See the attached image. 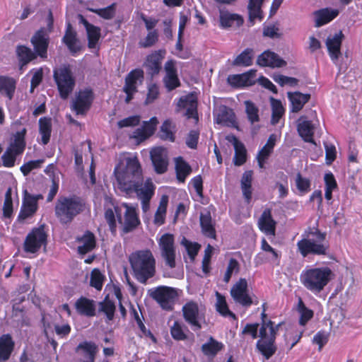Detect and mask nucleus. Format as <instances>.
<instances>
[{"label": "nucleus", "instance_id": "1", "mask_svg": "<svg viewBox=\"0 0 362 362\" xmlns=\"http://www.w3.org/2000/svg\"><path fill=\"white\" fill-rule=\"evenodd\" d=\"M114 175L117 187L126 197H132L141 191L144 187V176L140 162L136 156L126 159L124 168L116 166Z\"/></svg>", "mask_w": 362, "mask_h": 362}, {"label": "nucleus", "instance_id": "2", "mask_svg": "<svg viewBox=\"0 0 362 362\" xmlns=\"http://www.w3.org/2000/svg\"><path fill=\"white\" fill-rule=\"evenodd\" d=\"M104 216L113 235L117 233V221L121 225L123 234L134 231L141 224L136 208L126 202L113 205V209H105Z\"/></svg>", "mask_w": 362, "mask_h": 362}, {"label": "nucleus", "instance_id": "3", "mask_svg": "<svg viewBox=\"0 0 362 362\" xmlns=\"http://www.w3.org/2000/svg\"><path fill=\"white\" fill-rule=\"evenodd\" d=\"M327 233L317 227H308L297 242V250L303 257L308 255L327 256L329 252V244L326 240Z\"/></svg>", "mask_w": 362, "mask_h": 362}, {"label": "nucleus", "instance_id": "4", "mask_svg": "<svg viewBox=\"0 0 362 362\" xmlns=\"http://www.w3.org/2000/svg\"><path fill=\"white\" fill-rule=\"evenodd\" d=\"M86 209V202L77 195L60 196L54 206V215L62 225H69Z\"/></svg>", "mask_w": 362, "mask_h": 362}, {"label": "nucleus", "instance_id": "5", "mask_svg": "<svg viewBox=\"0 0 362 362\" xmlns=\"http://www.w3.org/2000/svg\"><path fill=\"white\" fill-rule=\"evenodd\" d=\"M334 274L329 267H307L300 275L302 285L312 293L317 295L324 291L334 278Z\"/></svg>", "mask_w": 362, "mask_h": 362}, {"label": "nucleus", "instance_id": "6", "mask_svg": "<svg viewBox=\"0 0 362 362\" xmlns=\"http://www.w3.org/2000/svg\"><path fill=\"white\" fill-rule=\"evenodd\" d=\"M134 277L141 284L156 274V259L149 249L136 250L129 257Z\"/></svg>", "mask_w": 362, "mask_h": 362}, {"label": "nucleus", "instance_id": "7", "mask_svg": "<svg viewBox=\"0 0 362 362\" xmlns=\"http://www.w3.org/2000/svg\"><path fill=\"white\" fill-rule=\"evenodd\" d=\"M261 326L259 328V339L256 346L259 353L266 358L269 359L276 351L275 341L281 323L275 325L271 320H267L264 310L261 314Z\"/></svg>", "mask_w": 362, "mask_h": 362}, {"label": "nucleus", "instance_id": "8", "mask_svg": "<svg viewBox=\"0 0 362 362\" xmlns=\"http://www.w3.org/2000/svg\"><path fill=\"white\" fill-rule=\"evenodd\" d=\"M48 236L47 226L45 223L33 228L24 240L23 244L24 252L29 254L37 253L42 247H47Z\"/></svg>", "mask_w": 362, "mask_h": 362}, {"label": "nucleus", "instance_id": "9", "mask_svg": "<svg viewBox=\"0 0 362 362\" xmlns=\"http://www.w3.org/2000/svg\"><path fill=\"white\" fill-rule=\"evenodd\" d=\"M148 295L166 311L174 309L175 300L178 297L177 289L168 286H158L149 289Z\"/></svg>", "mask_w": 362, "mask_h": 362}, {"label": "nucleus", "instance_id": "10", "mask_svg": "<svg viewBox=\"0 0 362 362\" xmlns=\"http://www.w3.org/2000/svg\"><path fill=\"white\" fill-rule=\"evenodd\" d=\"M54 78L57 85L60 96L66 99L75 86V79L70 68L63 66L54 71Z\"/></svg>", "mask_w": 362, "mask_h": 362}, {"label": "nucleus", "instance_id": "11", "mask_svg": "<svg viewBox=\"0 0 362 362\" xmlns=\"http://www.w3.org/2000/svg\"><path fill=\"white\" fill-rule=\"evenodd\" d=\"M53 16L51 11H49L47 16L48 32L41 28L35 33L31 38V43L33 45L35 52L42 58L47 57V47L49 45V33L52 30Z\"/></svg>", "mask_w": 362, "mask_h": 362}, {"label": "nucleus", "instance_id": "12", "mask_svg": "<svg viewBox=\"0 0 362 362\" xmlns=\"http://www.w3.org/2000/svg\"><path fill=\"white\" fill-rule=\"evenodd\" d=\"M158 245L165 265L170 269L175 268L176 267V250L174 235L170 233L163 234L158 241Z\"/></svg>", "mask_w": 362, "mask_h": 362}, {"label": "nucleus", "instance_id": "13", "mask_svg": "<svg viewBox=\"0 0 362 362\" xmlns=\"http://www.w3.org/2000/svg\"><path fill=\"white\" fill-rule=\"evenodd\" d=\"M144 79V71L140 69H134L127 75L122 88L123 92L126 94L124 101L127 103L134 98V94L138 92V88L142 84Z\"/></svg>", "mask_w": 362, "mask_h": 362}, {"label": "nucleus", "instance_id": "14", "mask_svg": "<svg viewBox=\"0 0 362 362\" xmlns=\"http://www.w3.org/2000/svg\"><path fill=\"white\" fill-rule=\"evenodd\" d=\"M94 93L92 89L86 88L79 90L75 93L71 100L72 110L76 113H84L88 111L94 100Z\"/></svg>", "mask_w": 362, "mask_h": 362}, {"label": "nucleus", "instance_id": "15", "mask_svg": "<svg viewBox=\"0 0 362 362\" xmlns=\"http://www.w3.org/2000/svg\"><path fill=\"white\" fill-rule=\"evenodd\" d=\"M182 316L185 321L194 331L202 329L201 317L199 305L194 300L187 301L182 308Z\"/></svg>", "mask_w": 362, "mask_h": 362}, {"label": "nucleus", "instance_id": "16", "mask_svg": "<svg viewBox=\"0 0 362 362\" xmlns=\"http://www.w3.org/2000/svg\"><path fill=\"white\" fill-rule=\"evenodd\" d=\"M230 295L236 303L243 306L250 307L253 303L247 293V282L245 279H240L233 285L230 290Z\"/></svg>", "mask_w": 362, "mask_h": 362}, {"label": "nucleus", "instance_id": "17", "mask_svg": "<svg viewBox=\"0 0 362 362\" xmlns=\"http://www.w3.org/2000/svg\"><path fill=\"white\" fill-rule=\"evenodd\" d=\"M344 38V35L340 30L333 35H329L325 41L329 56L336 65H338L339 58L341 55V47Z\"/></svg>", "mask_w": 362, "mask_h": 362}, {"label": "nucleus", "instance_id": "18", "mask_svg": "<svg viewBox=\"0 0 362 362\" xmlns=\"http://www.w3.org/2000/svg\"><path fill=\"white\" fill-rule=\"evenodd\" d=\"M158 120L156 117H151L148 121L143 122L141 127L136 129L132 135L137 143H141L152 136L157 129Z\"/></svg>", "mask_w": 362, "mask_h": 362}, {"label": "nucleus", "instance_id": "19", "mask_svg": "<svg viewBox=\"0 0 362 362\" xmlns=\"http://www.w3.org/2000/svg\"><path fill=\"white\" fill-rule=\"evenodd\" d=\"M150 157L156 173L163 174L168 170V159L165 148L158 146L152 148Z\"/></svg>", "mask_w": 362, "mask_h": 362}, {"label": "nucleus", "instance_id": "20", "mask_svg": "<svg viewBox=\"0 0 362 362\" xmlns=\"http://www.w3.org/2000/svg\"><path fill=\"white\" fill-rule=\"evenodd\" d=\"M165 53V50L160 49L154 51L146 57L144 66L148 74L154 76L160 72Z\"/></svg>", "mask_w": 362, "mask_h": 362}, {"label": "nucleus", "instance_id": "21", "mask_svg": "<svg viewBox=\"0 0 362 362\" xmlns=\"http://www.w3.org/2000/svg\"><path fill=\"white\" fill-rule=\"evenodd\" d=\"M256 81V70L250 71L241 74L230 75L228 77V82L233 87L250 86Z\"/></svg>", "mask_w": 362, "mask_h": 362}, {"label": "nucleus", "instance_id": "22", "mask_svg": "<svg viewBox=\"0 0 362 362\" xmlns=\"http://www.w3.org/2000/svg\"><path fill=\"white\" fill-rule=\"evenodd\" d=\"M74 307L77 313L81 315L90 317L96 314L95 301L84 296H81L76 300Z\"/></svg>", "mask_w": 362, "mask_h": 362}, {"label": "nucleus", "instance_id": "23", "mask_svg": "<svg viewBox=\"0 0 362 362\" xmlns=\"http://www.w3.org/2000/svg\"><path fill=\"white\" fill-rule=\"evenodd\" d=\"M197 95L189 93L180 98L177 103V111L185 113H197Z\"/></svg>", "mask_w": 362, "mask_h": 362}, {"label": "nucleus", "instance_id": "24", "mask_svg": "<svg viewBox=\"0 0 362 362\" xmlns=\"http://www.w3.org/2000/svg\"><path fill=\"white\" fill-rule=\"evenodd\" d=\"M164 68L166 73L164 78L165 86L169 90H173L180 86L175 62L173 60H168L165 63Z\"/></svg>", "mask_w": 362, "mask_h": 362}, {"label": "nucleus", "instance_id": "25", "mask_svg": "<svg viewBox=\"0 0 362 362\" xmlns=\"http://www.w3.org/2000/svg\"><path fill=\"white\" fill-rule=\"evenodd\" d=\"M80 350L83 351L84 358L78 362H95L98 348L94 342L85 341L79 343L76 348V352Z\"/></svg>", "mask_w": 362, "mask_h": 362}, {"label": "nucleus", "instance_id": "26", "mask_svg": "<svg viewBox=\"0 0 362 362\" xmlns=\"http://www.w3.org/2000/svg\"><path fill=\"white\" fill-rule=\"evenodd\" d=\"M257 64L262 66L281 67L286 62L276 54L270 51H265L258 57Z\"/></svg>", "mask_w": 362, "mask_h": 362}, {"label": "nucleus", "instance_id": "27", "mask_svg": "<svg viewBox=\"0 0 362 362\" xmlns=\"http://www.w3.org/2000/svg\"><path fill=\"white\" fill-rule=\"evenodd\" d=\"M338 15L339 11L331 8H325L316 11L314 12L315 25V27L322 26L332 21Z\"/></svg>", "mask_w": 362, "mask_h": 362}, {"label": "nucleus", "instance_id": "28", "mask_svg": "<svg viewBox=\"0 0 362 362\" xmlns=\"http://www.w3.org/2000/svg\"><path fill=\"white\" fill-rule=\"evenodd\" d=\"M234 146L233 163L236 166L243 165L247 160V150L245 145L234 135L228 139Z\"/></svg>", "mask_w": 362, "mask_h": 362}, {"label": "nucleus", "instance_id": "29", "mask_svg": "<svg viewBox=\"0 0 362 362\" xmlns=\"http://www.w3.org/2000/svg\"><path fill=\"white\" fill-rule=\"evenodd\" d=\"M258 224L261 231L267 235H275L276 221L273 219L269 209L263 211Z\"/></svg>", "mask_w": 362, "mask_h": 362}, {"label": "nucleus", "instance_id": "30", "mask_svg": "<svg viewBox=\"0 0 362 362\" xmlns=\"http://www.w3.org/2000/svg\"><path fill=\"white\" fill-rule=\"evenodd\" d=\"M15 342L10 334H4L0 337V361L9 359L14 350Z\"/></svg>", "mask_w": 362, "mask_h": 362}, {"label": "nucleus", "instance_id": "31", "mask_svg": "<svg viewBox=\"0 0 362 362\" xmlns=\"http://www.w3.org/2000/svg\"><path fill=\"white\" fill-rule=\"evenodd\" d=\"M77 241L83 243L77 248L78 253L80 255H86L91 252L96 246L95 235L90 230L85 231L81 237L77 238Z\"/></svg>", "mask_w": 362, "mask_h": 362}, {"label": "nucleus", "instance_id": "32", "mask_svg": "<svg viewBox=\"0 0 362 362\" xmlns=\"http://www.w3.org/2000/svg\"><path fill=\"white\" fill-rule=\"evenodd\" d=\"M219 13L220 27L222 28H228L234 25L239 27L243 23V19L240 15L224 10H220Z\"/></svg>", "mask_w": 362, "mask_h": 362}, {"label": "nucleus", "instance_id": "33", "mask_svg": "<svg viewBox=\"0 0 362 362\" xmlns=\"http://www.w3.org/2000/svg\"><path fill=\"white\" fill-rule=\"evenodd\" d=\"M80 22L86 28L89 48H95L100 37V28L88 23L82 16H80Z\"/></svg>", "mask_w": 362, "mask_h": 362}, {"label": "nucleus", "instance_id": "34", "mask_svg": "<svg viewBox=\"0 0 362 362\" xmlns=\"http://www.w3.org/2000/svg\"><path fill=\"white\" fill-rule=\"evenodd\" d=\"M304 117L299 119L297 130L302 139L308 143L314 144V126L311 121L303 119Z\"/></svg>", "mask_w": 362, "mask_h": 362}, {"label": "nucleus", "instance_id": "35", "mask_svg": "<svg viewBox=\"0 0 362 362\" xmlns=\"http://www.w3.org/2000/svg\"><path fill=\"white\" fill-rule=\"evenodd\" d=\"M288 98L291 103L293 112L300 111L304 105L310 100V95L300 92H288Z\"/></svg>", "mask_w": 362, "mask_h": 362}, {"label": "nucleus", "instance_id": "36", "mask_svg": "<svg viewBox=\"0 0 362 362\" xmlns=\"http://www.w3.org/2000/svg\"><path fill=\"white\" fill-rule=\"evenodd\" d=\"M37 208L38 206L35 204V200L30 201L25 197L17 217V221L20 223H23L25 219L32 217L37 211Z\"/></svg>", "mask_w": 362, "mask_h": 362}, {"label": "nucleus", "instance_id": "37", "mask_svg": "<svg viewBox=\"0 0 362 362\" xmlns=\"http://www.w3.org/2000/svg\"><path fill=\"white\" fill-rule=\"evenodd\" d=\"M224 349V344L210 337L208 341L203 344L201 349L204 355L208 357H214L217 354Z\"/></svg>", "mask_w": 362, "mask_h": 362}, {"label": "nucleus", "instance_id": "38", "mask_svg": "<svg viewBox=\"0 0 362 362\" xmlns=\"http://www.w3.org/2000/svg\"><path fill=\"white\" fill-rule=\"evenodd\" d=\"M176 126L170 119L165 120L160 126L159 138L163 141L174 142L175 141Z\"/></svg>", "mask_w": 362, "mask_h": 362}, {"label": "nucleus", "instance_id": "39", "mask_svg": "<svg viewBox=\"0 0 362 362\" xmlns=\"http://www.w3.org/2000/svg\"><path fill=\"white\" fill-rule=\"evenodd\" d=\"M62 40L73 54L76 53L81 49V45L76 37V33L73 30L70 23L67 25L66 33Z\"/></svg>", "mask_w": 362, "mask_h": 362}, {"label": "nucleus", "instance_id": "40", "mask_svg": "<svg viewBox=\"0 0 362 362\" xmlns=\"http://www.w3.org/2000/svg\"><path fill=\"white\" fill-rule=\"evenodd\" d=\"M252 176H253L252 170H247L243 174L241 180H240V185H241V189L243 192V195L246 202L248 204L251 202V199H252Z\"/></svg>", "mask_w": 362, "mask_h": 362}, {"label": "nucleus", "instance_id": "41", "mask_svg": "<svg viewBox=\"0 0 362 362\" xmlns=\"http://www.w3.org/2000/svg\"><path fill=\"white\" fill-rule=\"evenodd\" d=\"M26 129L23 128L22 130L17 132L13 135V139L11 142L8 148H11L12 151L16 152V154H21L23 153L25 148V134Z\"/></svg>", "mask_w": 362, "mask_h": 362}, {"label": "nucleus", "instance_id": "42", "mask_svg": "<svg viewBox=\"0 0 362 362\" xmlns=\"http://www.w3.org/2000/svg\"><path fill=\"white\" fill-rule=\"evenodd\" d=\"M175 173L176 177L180 182H185L186 178L192 173L191 166L181 156L175 160Z\"/></svg>", "mask_w": 362, "mask_h": 362}, {"label": "nucleus", "instance_id": "43", "mask_svg": "<svg viewBox=\"0 0 362 362\" xmlns=\"http://www.w3.org/2000/svg\"><path fill=\"white\" fill-rule=\"evenodd\" d=\"M39 133L41 136V142L47 145L49 141L52 134V119L44 117L39 119Z\"/></svg>", "mask_w": 362, "mask_h": 362}, {"label": "nucleus", "instance_id": "44", "mask_svg": "<svg viewBox=\"0 0 362 362\" xmlns=\"http://www.w3.org/2000/svg\"><path fill=\"white\" fill-rule=\"evenodd\" d=\"M200 226L202 233L210 238H216V230L212 224V219L210 213L200 215Z\"/></svg>", "mask_w": 362, "mask_h": 362}, {"label": "nucleus", "instance_id": "45", "mask_svg": "<svg viewBox=\"0 0 362 362\" xmlns=\"http://www.w3.org/2000/svg\"><path fill=\"white\" fill-rule=\"evenodd\" d=\"M16 89V81L11 77L0 76V93L10 100L13 96Z\"/></svg>", "mask_w": 362, "mask_h": 362}, {"label": "nucleus", "instance_id": "46", "mask_svg": "<svg viewBox=\"0 0 362 362\" xmlns=\"http://www.w3.org/2000/svg\"><path fill=\"white\" fill-rule=\"evenodd\" d=\"M168 199H169L168 195L164 194L161 197L158 207L154 215L153 223L156 225L161 226L164 224L168 204Z\"/></svg>", "mask_w": 362, "mask_h": 362}, {"label": "nucleus", "instance_id": "47", "mask_svg": "<svg viewBox=\"0 0 362 362\" xmlns=\"http://www.w3.org/2000/svg\"><path fill=\"white\" fill-rule=\"evenodd\" d=\"M16 52L21 64V69L36 57L32 49L24 45L17 46Z\"/></svg>", "mask_w": 362, "mask_h": 362}, {"label": "nucleus", "instance_id": "48", "mask_svg": "<svg viewBox=\"0 0 362 362\" xmlns=\"http://www.w3.org/2000/svg\"><path fill=\"white\" fill-rule=\"evenodd\" d=\"M297 310L300 313L299 324L301 326H305L313 317V311L305 306L301 298H298Z\"/></svg>", "mask_w": 362, "mask_h": 362}, {"label": "nucleus", "instance_id": "49", "mask_svg": "<svg viewBox=\"0 0 362 362\" xmlns=\"http://www.w3.org/2000/svg\"><path fill=\"white\" fill-rule=\"evenodd\" d=\"M263 1L264 0H249L248 11L251 22H253L255 19L260 21L262 19L261 6Z\"/></svg>", "mask_w": 362, "mask_h": 362}, {"label": "nucleus", "instance_id": "50", "mask_svg": "<svg viewBox=\"0 0 362 362\" xmlns=\"http://www.w3.org/2000/svg\"><path fill=\"white\" fill-rule=\"evenodd\" d=\"M115 310V303L108 297H105L103 301L99 303V311L103 313L109 321L114 319Z\"/></svg>", "mask_w": 362, "mask_h": 362}, {"label": "nucleus", "instance_id": "51", "mask_svg": "<svg viewBox=\"0 0 362 362\" xmlns=\"http://www.w3.org/2000/svg\"><path fill=\"white\" fill-rule=\"evenodd\" d=\"M295 183L300 195H305L311 190L310 180L303 177L300 173L296 174Z\"/></svg>", "mask_w": 362, "mask_h": 362}, {"label": "nucleus", "instance_id": "52", "mask_svg": "<svg viewBox=\"0 0 362 362\" xmlns=\"http://www.w3.org/2000/svg\"><path fill=\"white\" fill-rule=\"evenodd\" d=\"M217 296V303L216 310L223 317L229 316L231 318L235 320L236 315L235 313L231 312L228 306L226 298L224 296L221 295L219 293H216Z\"/></svg>", "mask_w": 362, "mask_h": 362}, {"label": "nucleus", "instance_id": "53", "mask_svg": "<svg viewBox=\"0 0 362 362\" xmlns=\"http://www.w3.org/2000/svg\"><path fill=\"white\" fill-rule=\"evenodd\" d=\"M154 189L153 185H151V187H146V188H143L141 191L135 193L136 196L140 198L142 201V209L144 211H147L149 208V202L150 200L153 195Z\"/></svg>", "mask_w": 362, "mask_h": 362}, {"label": "nucleus", "instance_id": "54", "mask_svg": "<svg viewBox=\"0 0 362 362\" xmlns=\"http://www.w3.org/2000/svg\"><path fill=\"white\" fill-rule=\"evenodd\" d=\"M3 216L6 218H10L13 216V207L12 199V189L8 187L5 193V198L3 205Z\"/></svg>", "mask_w": 362, "mask_h": 362}, {"label": "nucleus", "instance_id": "55", "mask_svg": "<svg viewBox=\"0 0 362 362\" xmlns=\"http://www.w3.org/2000/svg\"><path fill=\"white\" fill-rule=\"evenodd\" d=\"M253 50L252 49H246L240 54L234 60L235 65H242L249 66L252 64Z\"/></svg>", "mask_w": 362, "mask_h": 362}, {"label": "nucleus", "instance_id": "56", "mask_svg": "<svg viewBox=\"0 0 362 362\" xmlns=\"http://www.w3.org/2000/svg\"><path fill=\"white\" fill-rule=\"evenodd\" d=\"M105 280L104 275L100 271L95 268L90 273V285L98 291H100L103 286Z\"/></svg>", "mask_w": 362, "mask_h": 362}, {"label": "nucleus", "instance_id": "57", "mask_svg": "<svg viewBox=\"0 0 362 362\" xmlns=\"http://www.w3.org/2000/svg\"><path fill=\"white\" fill-rule=\"evenodd\" d=\"M158 40V32L156 30L148 31L146 36L139 42V45L142 48H148L153 46Z\"/></svg>", "mask_w": 362, "mask_h": 362}, {"label": "nucleus", "instance_id": "58", "mask_svg": "<svg viewBox=\"0 0 362 362\" xmlns=\"http://www.w3.org/2000/svg\"><path fill=\"white\" fill-rule=\"evenodd\" d=\"M259 323H247L243 329L240 337L242 339H244L245 336L250 335L252 339H257L259 337L258 335Z\"/></svg>", "mask_w": 362, "mask_h": 362}, {"label": "nucleus", "instance_id": "59", "mask_svg": "<svg viewBox=\"0 0 362 362\" xmlns=\"http://www.w3.org/2000/svg\"><path fill=\"white\" fill-rule=\"evenodd\" d=\"M170 334L177 341H184L187 338L182 325L178 321H175L170 327Z\"/></svg>", "mask_w": 362, "mask_h": 362}, {"label": "nucleus", "instance_id": "60", "mask_svg": "<svg viewBox=\"0 0 362 362\" xmlns=\"http://www.w3.org/2000/svg\"><path fill=\"white\" fill-rule=\"evenodd\" d=\"M274 81L281 86H288L295 87L298 85V80L293 77L286 76L281 74H275L273 76Z\"/></svg>", "mask_w": 362, "mask_h": 362}, {"label": "nucleus", "instance_id": "61", "mask_svg": "<svg viewBox=\"0 0 362 362\" xmlns=\"http://www.w3.org/2000/svg\"><path fill=\"white\" fill-rule=\"evenodd\" d=\"M240 270V264L235 258L229 259L226 273L223 276V281L226 283L229 282L233 272L238 273Z\"/></svg>", "mask_w": 362, "mask_h": 362}, {"label": "nucleus", "instance_id": "62", "mask_svg": "<svg viewBox=\"0 0 362 362\" xmlns=\"http://www.w3.org/2000/svg\"><path fill=\"white\" fill-rule=\"evenodd\" d=\"M19 154H16V152L11 148H7L1 156L3 165L6 168H12L15 165L16 156Z\"/></svg>", "mask_w": 362, "mask_h": 362}, {"label": "nucleus", "instance_id": "63", "mask_svg": "<svg viewBox=\"0 0 362 362\" xmlns=\"http://www.w3.org/2000/svg\"><path fill=\"white\" fill-rule=\"evenodd\" d=\"M43 163L44 159L30 160L21 165L20 170L24 176H27L33 170L40 168Z\"/></svg>", "mask_w": 362, "mask_h": 362}, {"label": "nucleus", "instance_id": "64", "mask_svg": "<svg viewBox=\"0 0 362 362\" xmlns=\"http://www.w3.org/2000/svg\"><path fill=\"white\" fill-rule=\"evenodd\" d=\"M329 334L324 330L317 332L313 339V343L318 345V350L321 351L329 341Z\"/></svg>", "mask_w": 362, "mask_h": 362}]
</instances>
